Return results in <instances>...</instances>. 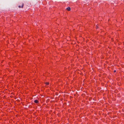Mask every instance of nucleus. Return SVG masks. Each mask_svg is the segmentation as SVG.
<instances>
[{"label":"nucleus","mask_w":124,"mask_h":124,"mask_svg":"<svg viewBox=\"0 0 124 124\" xmlns=\"http://www.w3.org/2000/svg\"><path fill=\"white\" fill-rule=\"evenodd\" d=\"M21 6H19V8H21Z\"/></svg>","instance_id":"5"},{"label":"nucleus","mask_w":124,"mask_h":124,"mask_svg":"<svg viewBox=\"0 0 124 124\" xmlns=\"http://www.w3.org/2000/svg\"><path fill=\"white\" fill-rule=\"evenodd\" d=\"M116 71V70H114V72H115Z\"/></svg>","instance_id":"6"},{"label":"nucleus","mask_w":124,"mask_h":124,"mask_svg":"<svg viewBox=\"0 0 124 124\" xmlns=\"http://www.w3.org/2000/svg\"><path fill=\"white\" fill-rule=\"evenodd\" d=\"M66 9L68 11H69L70 10V7H68L66 8Z\"/></svg>","instance_id":"1"},{"label":"nucleus","mask_w":124,"mask_h":124,"mask_svg":"<svg viewBox=\"0 0 124 124\" xmlns=\"http://www.w3.org/2000/svg\"><path fill=\"white\" fill-rule=\"evenodd\" d=\"M23 4L22 5V6H21V7L22 8H23Z\"/></svg>","instance_id":"4"},{"label":"nucleus","mask_w":124,"mask_h":124,"mask_svg":"<svg viewBox=\"0 0 124 124\" xmlns=\"http://www.w3.org/2000/svg\"><path fill=\"white\" fill-rule=\"evenodd\" d=\"M46 85H48L49 84V83L48 82H46Z\"/></svg>","instance_id":"3"},{"label":"nucleus","mask_w":124,"mask_h":124,"mask_svg":"<svg viewBox=\"0 0 124 124\" xmlns=\"http://www.w3.org/2000/svg\"><path fill=\"white\" fill-rule=\"evenodd\" d=\"M96 27H97V26H96ZM96 28H97V27H96Z\"/></svg>","instance_id":"7"},{"label":"nucleus","mask_w":124,"mask_h":124,"mask_svg":"<svg viewBox=\"0 0 124 124\" xmlns=\"http://www.w3.org/2000/svg\"><path fill=\"white\" fill-rule=\"evenodd\" d=\"M34 102L36 103H37L38 102V101L37 100H35L34 101Z\"/></svg>","instance_id":"2"}]
</instances>
